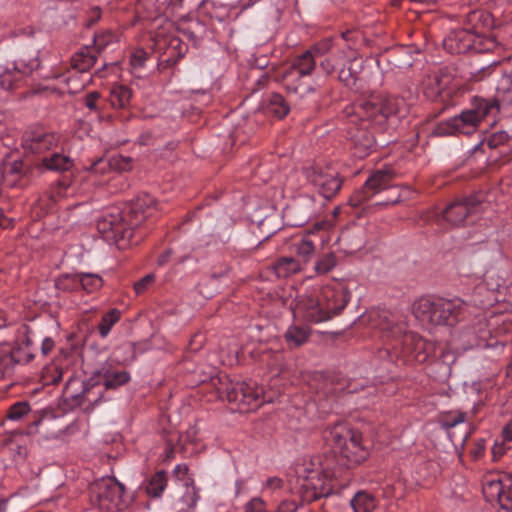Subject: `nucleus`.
<instances>
[{
	"label": "nucleus",
	"instance_id": "obj_1",
	"mask_svg": "<svg viewBox=\"0 0 512 512\" xmlns=\"http://www.w3.org/2000/svg\"><path fill=\"white\" fill-rule=\"evenodd\" d=\"M409 112V104L399 96L380 95L363 103L347 106L344 110L347 136L359 158L368 156L374 146L375 137L371 126L384 130L393 118H403Z\"/></svg>",
	"mask_w": 512,
	"mask_h": 512
},
{
	"label": "nucleus",
	"instance_id": "obj_2",
	"mask_svg": "<svg viewBox=\"0 0 512 512\" xmlns=\"http://www.w3.org/2000/svg\"><path fill=\"white\" fill-rule=\"evenodd\" d=\"M377 324L384 336L395 341L394 353L407 362L424 363L432 353V344L426 342L413 332L407 331L404 322H396L392 314L383 312Z\"/></svg>",
	"mask_w": 512,
	"mask_h": 512
},
{
	"label": "nucleus",
	"instance_id": "obj_3",
	"mask_svg": "<svg viewBox=\"0 0 512 512\" xmlns=\"http://www.w3.org/2000/svg\"><path fill=\"white\" fill-rule=\"evenodd\" d=\"M498 113L499 103L497 99L474 96L469 106L458 115L438 123L434 129V134L438 136L471 135L478 130L480 124L486 118H495Z\"/></svg>",
	"mask_w": 512,
	"mask_h": 512
},
{
	"label": "nucleus",
	"instance_id": "obj_4",
	"mask_svg": "<svg viewBox=\"0 0 512 512\" xmlns=\"http://www.w3.org/2000/svg\"><path fill=\"white\" fill-rule=\"evenodd\" d=\"M324 437L338 453L342 465H359L369 457V450L362 443V434L344 422L329 427Z\"/></svg>",
	"mask_w": 512,
	"mask_h": 512
},
{
	"label": "nucleus",
	"instance_id": "obj_5",
	"mask_svg": "<svg viewBox=\"0 0 512 512\" xmlns=\"http://www.w3.org/2000/svg\"><path fill=\"white\" fill-rule=\"evenodd\" d=\"M467 310L468 304L460 298H422L414 307L416 317L430 326H454L465 319Z\"/></svg>",
	"mask_w": 512,
	"mask_h": 512
},
{
	"label": "nucleus",
	"instance_id": "obj_6",
	"mask_svg": "<svg viewBox=\"0 0 512 512\" xmlns=\"http://www.w3.org/2000/svg\"><path fill=\"white\" fill-rule=\"evenodd\" d=\"M297 473L298 479L301 481V489L306 493L311 491V495H307V497L312 499L326 495L331 490L330 480L336 477L333 461L328 458L322 460L320 456L303 463L297 469Z\"/></svg>",
	"mask_w": 512,
	"mask_h": 512
},
{
	"label": "nucleus",
	"instance_id": "obj_7",
	"mask_svg": "<svg viewBox=\"0 0 512 512\" xmlns=\"http://www.w3.org/2000/svg\"><path fill=\"white\" fill-rule=\"evenodd\" d=\"M221 397L234 405V409L246 413L254 411L265 402H271V398L266 397L263 388L254 381H231L226 379L219 388Z\"/></svg>",
	"mask_w": 512,
	"mask_h": 512
},
{
	"label": "nucleus",
	"instance_id": "obj_8",
	"mask_svg": "<svg viewBox=\"0 0 512 512\" xmlns=\"http://www.w3.org/2000/svg\"><path fill=\"white\" fill-rule=\"evenodd\" d=\"M91 503L98 509L115 512L128 505L125 487L114 477H103L90 486Z\"/></svg>",
	"mask_w": 512,
	"mask_h": 512
},
{
	"label": "nucleus",
	"instance_id": "obj_9",
	"mask_svg": "<svg viewBox=\"0 0 512 512\" xmlns=\"http://www.w3.org/2000/svg\"><path fill=\"white\" fill-rule=\"evenodd\" d=\"M38 67L37 51L23 52L0 73V88L11 91L20 87L24 78Z\"/></svg>",
	"mask_w": 512,
	"mask_h": 512
},
{
	"label": "nucleus",
	"instance_id": "obj_10",
	"mask_svg": "<svg viewBox=\"0 0 512 512\" xmlns=\"http://www.w3.org/2000/svg\"><path fill=\"white\" fill-rule=\"evenodd\" d=\"M97 230L108 240L119 242L129 240L133 229L128 225L126 216L118 209L107 210L97 219Z\"/></svg>",
	"mask_w": 512,
	"mask_h": 512
},
{
	"label": "nucleus",
	"instance_id": "obj_11",
	"mask_svg": "<svg viewBox=\"0 0 512 512\" xmlns=\"http://www.w3.org/2000/svg\"><path fill=\"white\" fill-rule=\"evenodd\" d=\"M394 177V170L388 167L375 171L365 181L363 187L350 197L349 204L352 207H359L382 190L391 188Z\"/></svg>",
	"mask_w": 512,
	"mask_h": 512
},
{
	"label": "nucleus",
	"instance_id": "obj_12",
	"mask_svg": "<svg viewBox=\"0 0 512 512\" xmlns=\"http://www.w3.org/2000/svg\"><path fill=\"white\" fill-rule=\"evenodd\" d=\"M316 60L317 59L308 50L294 58L291 69L297 73L298 77L295 82L288 85L289 91L298 94L300 97H305L308 94L315 93L319 89L320 84L314 86L303 81L304 77L309 76L314 71Z\"/></svg>",
	"mask_w": 512,
	"mask_h": 512
},
{
	"label": "nucleus",
	"instance_id": "obj_13",
	"mask_svg": "<svg viewBox=\"0 0 512 512\" xmlns=\"http://www.w3.org/2000/svg\"><path fill=\"white\" fill-rule=\"evenodd\" d=\"M320 296L321 293L317 288L309 289L299 295L295 302V313L313 323L329 320V314L325 312L326 309Z\"/></svg>",
	"mask_w": 512,
	"mask_h": 512
},
{
	"label": "nucleus",
	"instance_id": "obj_14",
	"mask_svg": "<svg viewBox=\"0 0 512 512\" xmlns=\"http://www.w3.org/2000/svg\"><path fill=\"white\" fill-rule=\"evenodd\" d=\"M60 142V136L43 127H31L27 129L21 141V147L25 154H42L56 147Z\"/></svg>",
	"mask_w": 512,
	"mask_h": 512
},
{
	"label": "nucleus",
	"instance_id": "obj_15",
	"mask_svg": "<svg viewBox=\"0 0 512 512\" xmlns=\"http://www.w3.org/2000/svg\"><path fill=\"white\" fill-rule=\"evenodd\" d=\"M306 179L317 189L318 193L326 198L333 197L341 188L338 173L333 169H322L311 166L304 171Z\"/></svg>",
	"mask_w": 512,
	"mask_h": 512
},
{
	"label": "nucleus",
	"instance_id": "obj_16",
	"mask_svg": "<svg viewBox=\"0 0 512 512\" xmlns=\"http://www.w3.org/2000/svg\"><path fill=\"white\" fill-rule=\"evenodd\" d=\"M482 201V194H475L461 200H456L445 208L442 216L444 220L453 226L461 225L469 215L479 211Z\"/></svg>",
	"mask_w": 512,
	"mask_h": 512
},
{
	"label": "nucleus",
	"instance_id": "obj_17",
	"mask_svg": "<svg viewBox=\"0 0 512 512\" xmlns=\"http://www.w3.org/2000/svg\"><path fill=\"white\" fill-rule=\"evenodd\" d=\"M156 209L157 203L151 195L144 193L137 196L131 201L125 214L128 225L132 229L138 227L146 219L153 216Z\"/></svg>",
	"mask_w": 512,
	"mask_h": 512
},
{
	"label": "nucleus",
	"instance_id": "obj_18",
	"mask_svg": "<svg viewBox=\"0 0 512 512\" xmlns=\"http://www.w3.org/2000/svg\"><path fill=\"white\" fill-rule=\"evenodd\" d=\"M319 292L321 293L322 304L326 309L325 312L329 314V319L338 315L350 300L349 291L341 284L326 286L319 289Z\"/></svg>",
	"mask_w": 512,
	"mask_h": 512
},
{
	"label": "nucleus",
	"instance_id": "obj_19",
	"mask_svg": "<svg viewBox=\"0 0 512 512\" xmlns=\"http://www.w3.org/2000/svg\"><path fill=\"white\" fill-rule=\"evenodd\" d=\"M512 479L500 476H488L483 480L482 492L490 503H498L502 507V500L510 494Z\"/></svg>",
	"mask_w": 512,
	"mask_h": 512
},
{
	"label": "nucleus",
	"instance_id": "obj_20",
	"mask_svg": "<svg viewBox=\"0 0 512 512\" xmlns=\"http://www.w3.org/2000/svg\"><path fill=\"white\" fill-rule=\"evenodd\" d=\"M14 154L15 151L11 149L8 141L0 140V179L11 176L12 181H15L23 174V163L19 157L12 159Z\"/></svg>",
	"mask_w": 512,
	"mask_h": 512
},
{
	"label": "nucleus",
	"instance_id": "obj_21",
	"mask_svg": "<svg viewBox=\"0 0 512 512\" xmlns=\"http://www.w3.org/2000/svg\"><path fill=\"white\" fill-rule=\"evenodd\" d=\"M364 68V60L358 57L349 58L338 72V79L347 87L354 88Z\"/></svg>",
	"mask_w": 512,
	"mask_h": 512
},
{
	"label": "nucleus",
	"instance_id": "obj_22",
	"mask_svg": "<svg viewBox=\"0 0 512 512\" xmlns=\"http://www.w3.org/2000/svg\"><path fill=\"white\" fill-rule=\"evenodd\" d=\"M97 53L95 48L82 47L71 58V65L73 69L78 72L88 71L96 62Z\"/></svg>",
	"mask_w": 512,
	"mask_h": 512
},
{
	"label": "nucleus",
	"instance_id": "obj_23",
	"mask_svg": "<svg viewBox=\"0 0 512 512\" xmlns=\"http://www.w3.org/2000/svg\"><path fill=\"white\" fill-rule=\"evenodd\" d=\"M265 108L268 114L278 119L284 118L290 111V106L284 97L278 93H272L265 99Z\"/></svg>",
	"mask_w": 512,
	"mask_h": 512
},
{
	"label": "nucleus",
	"instance_id": "obj_24",
	"mask_svg": "<svg viewBox=\"0 0 512 512\" xmlns=\"http://www.w3.org/2000/svg\"><path fill=\"white\" fill-rule=\"evenodd\" d=\"M464 342H463V350L472 349V348H479V349H486V348H496L500 346L501 348L504 347L503 344L498 343L493 338H490L489 340L485 336H477L472 331H467L462 335Z\"/></svg>",
	"mask_w": 512,
	"mask_h": 512
},
{
	"label": "nucleus",
	"instance_id": "obj_25",
	"mask_svg": "<svg viewBox=\"0 0 512 512\" xmlns=\"http://www.w3.org/2000/svg\"><path fill=\"white\" fill-rule=\"evenodd\" d=\"M311 334L306 325H291L285 332L284 338L290 347H300L308 340Z\"/></svg>",
	"mask_w": 512,
	"mask_h": 512
},
{
	"label": "nucleus",
	"instance_id": "obj_26",
	"mask_svg": "<svg viewBox=\"0 0 512 512\" xmlns=\"http://www.w3.org/2000/svg\"><path fill=\"white\" fill-rule=\"evenodd\" d=\"M132 91L125 85H114L110 89L109 102L113 108L124 109L129 106Z\"/></svg>",
	"mask_w": 512,
	"mask_h": 512
},
{
	"label": "nucleus",
	"instance_id": "obj_27",
	"mask_svg": "<svg viewBox=\"0 0 512 512\" xmlns=\"http://www.w3.org/2000/svg\"><path fill=\"white\" fill-rule=\"evenodd\" d=\"M31 361V354L25 357L19 355V351L9 352V350L0 347V378L10 372L13 363H28Z\"/></svg>",
	"mask_w": 512,
	"mask_h": 512
},
{
	"label": "nucleus",
	"instance_id": "obj_28",
	"mask_svg": "<svg viewBox=\"0 0 512 512\" xmlns=\"http://www.w3.org/2000/svg\"><path fill=\"white\" fill-rule=\"evenodd\" d=\"M106 389H115L130 381V374L127 371H113L106 366L101 368Z\"/></svg>",
	"mask_w": 512,
	"mask_h": 512
},
{
	"label": "nucleus",
	"instance_id": "obj_29",
	"mask_svg": "<svg viewBox=\"0 0 512 512\" xmlns=\"http://www.w3.org/2000/svg\"><path fill=\"white\" fill-rule=\"evenodd\" d=\"M350 504L354 512H372L377 506V501L372 494L359 491L350 500Z\"/></svg>",
	"mask_w": 512,
	"mask_h": 512
},
{
	"label": "nucleus",
	"instance_id": "obj_30",
	"mask_svg": "<svg viewBox=\"0 0 512 512\" xmlns=\"http://www.w3.org/2000/svg\"><path fill=\"white\" fill-rule=\"evenodd\" d=\"M273 268L277 277L287 278L298 273L301 270V265L295 258L282 257L275 262Z\"/></svg>",
	"mask_w": 512,
	"mask_h": 512
},
{
	"label": "nucleus",
	"instance_id": "obj_31",
	"mask_svg": "<svg viewBox=\"0 0 512 512\" xmlns=\"http://www.w3.org/2000/svg\"><path fill=\"white\" fill-rule=\"evenodd\" d=\"M498 103H511L512 102V74L503 73L499 78L496 86V97Z\"/></svg>",
	"mask_w": 512,
	"mask_h": 512
},
{
	"label": "nucleus",
	"instance_id": "obj_32",
	"mask_svg": "<svg viewBox=\"0 0 512 512\" xmlns=\"http://www.w3.org/2000/svg\"><path fill=\"white\" fill-rule=\"evenodd\" d=\"M167 487V475L166 472L160 470L156 472L148 481L146 486V492L149 496L154 498L161 497L162 493Z\"/></svg>",
	"mask_w": 512,
	"mask_h": 512
},
{
	"label": "nucleus",
	"instance_id": "obj_33",
	"mask_svg": "<svg viewBox=\"0 0 512 512\" xmlns=\"http://www.w3.org/2000/svg\"><path fill=\"white\" fill-rule=\"evenodd\" d=\"M468 420V413L461 410H453L440 416L439 424L448 433L454 427Z\"/></svg>",
	"mask_w": 512,
	"mask_h": 512
},
{
	"label": "nucleus",
	"instance_id": "obj_34",
	"mask_svg": "<svg viewBox=\"0 0 512 512\" xmlns=\"http://www.w3.org/2000/svg\"><path fill=\"white\" fill-rule=\"evenodd\" d=\"M101 166L100 169H104L106 166L118 171H128L131 169V159L129 157H125L122 155L113 156L108 161L103 159H99L94 165L92 169L98 171V167Z\"/></svg>",
	"mask_w": 512,
	"mask_h": 512
},
{
	"label": "nucleus",
	"instance_id": "obj_35",
	"mask_svg": "<svg viewBox=\"0 0 512 512\" xmlns=\"http://www.w3.org/2000/svg\"><path fill=\"white\" fill-rule=\"evenodd\" d=\"M21 332L24 337L21 344H19L18 347L9 350V352L19 351V355L21 357H25L27 354H31V360H33L36 351V348L33 347L35 342L34 334L29 329V327L25 325L21 327Z\"/></svg>",
	"mask_w": 512,
	"mask_h": 512
},
{
	"label": "nucleus",
	"instance_id": "obj_36",
	"mask_svg": "<svg viewBox=\"0 0 512 512\" xmlns=\"http://www.w3.org/2000/svg\"><path fill=\"white\" fill-rule=\"evenodd\" d=\"M43 163L48 169L54 171H67L73 165L70 157L57 153L53 154L50 158H44Z\"/></svg>",
	"mask_w": 512,
	"mask_h": 512
},
{
	"label": "nucleus",
	"instance_id": "obj_37",
	"mask_svg": "<svg viewBox=\"0 0 512 512\" xmlns=\"http://www.w3.org/2000/svg\"><path fill=\"white\" fill-rule=\"evenodd\" d=\"M120 311L118 309H111L104 314L98 325V331L102 338H106L112 327L120 320Z\"/></svg>",
	"mask_w": 512,
	"mask_h": 512
},
{
	"label": "nucleus",
	"instance_id": "obj_38",
	"mask_svg": "<svg viewBox=\"0 0 512 512\" xmlns=\"http://www.w3.org/2000/svg\"><path fill=\"white\" fill-rule=\"evenodd\" d=\"M78 288L81 287L88 293L94 292L102 286V279L97 274L78 273Z\"/></svg>",
	"mask_w": 512,
	"mask_h": 512
},
{
	"label": "nucleus",
	"instance_id": "obj_39",
	"mask_svg": "<svg viewBox=\"0 0 512 512\" xmlns=\"http://www.w3.org/2000/svg\"><path fill=\"white\" fill-rule=\"evenodd\" d=\"M481 31L478 29L476 24H473L471 28L463 29L455 33L453 38L450 40L461 41L462 45L458 48V52H464L472 46L474 34H480Z\"/></svg>",
	"mask_w": 512,
	"mask_h": 512
},
{
	"label": "nucleus",
	"instance_id": "obj_40",
	"mask_svg": "<svg viewBox=\"0 0 512 512\" xmlns=\"http://www.w3.org/2000/svg\"><path fill=\"white\" fill-rule=\"evenodd\" d=\"M295 251L304 261H308L315 251V244L310 239V233L302 237L298 242L294 243Z\"/></svg>",
	"mask_w": 512,
	"mask_h": 512
},
{
	"label": "nucleus",
	"instance_id": "obj_41",
	"mask_svg": "<svg viewBox=\"0 0 512 512\" xmlns=\"http://www.w3.org/2000/svg\"><path fill=\"white\" fill-rule=\"evenodd\" d=\"M337 265V259L334 253H327L319 258L314 265V270L318 275H324L332 271Z\"/></svg>",
	"mask_w": 512,
	"mask_h": 512
},
{
	"label": "nucleus",
	"instance_id": "obj_42",
	"mask_svg": "<svg viewBox=\"0 0 512 512\" xmlns=\"http://www.w3.org/2000/svg\"><path fill=\"white\" fill-rule=\"evenodd\" d=\"M31 411L30 405L28 402L20 401L16 402L10 406L7 411V419L11 421H19L24 416L28 415Z\"/></svg>",
	"mask_w": 512,
	"mask_h": 512
},
{
	"label": "nucleus",
	"instance_id": "obj_43",
	"mask_svg": "<svg viewBox=\"0 0 512 512\" xmlns=\"http://www.w3.org/2000/svg\"><path fill=\"white\" fill-rule=\"evenodd\" d=\"M188 471H189V468H188V466L186 464H177L175 466L174 470H173V474L175 475V477L178 480L185 481V485L189 486V485H193L194 481L190 477L186 478V476L188 475ZM192 489H193V492H194L193 505H195L196 502L199 499V495H198V492H197L195 486H192Z\"/></svg>",
	"mask_w": 512,
	"mask_h": 512
},
{
	"label": "nucleus",
	"instance_id": "obj_44",
	"mask_svg": "<svg viewBox=\"0 0 512 512\" xmlns=\"http://www.w3.org/2000/svg\"><path fill=\"white\" fill-rule=\"evenodd\" d=\"M78 273L64 274L56 280V287L63 291H73L78 289Z\"/></svg>",
	"mask_w": 512,
	"mask_h": 512
},
{
	"label": "nucleus",
	"instance_id": "obj_45",
	"mask_svg": "<svg viewBox=\"0 0 512 512\" xmlns=\"http://www.w3.org/2000/svg\"><path fill=\"white\" fill-rule=\"evenodd\" d=\"M149 58V54L143 49L135 50L130 56V66L133 73L140 72Z\"/></svg>",
	"mask_w": 512,
	"mask_h": 512
},
{
	"label": "nucleus",
	"instance_id": "obj_46",
	"mask_svg": "<svg viewBox=\"0 0 512 512\" xmlns=\"http://www.w3.org/2000/svg\"><path fill=\"white\" fill-rule=\"evenodd\" d=\"M484 283L490 291H497L500 287H502L505 283L503 277H501L497 271L488 270L484 274Z\"/></svg>",
	"mask_w": 512,
	"mask_h": 512
},
{
	"label": "nucleus",
	"instance_id": "obj_47",
	"mask_svg": "<svg viewBox=\"0 0 512 512\" xmlns=\"http://www.w3.org/2000/svg\"><path fill=\"white\" fill-rule=\"evenodd\" d=\"M155 282L154 274H147L140 280L134 283V291L137 295L144 294L148 291Z\"/></svg>",
	"mask_w": 512,
	"mask_h": 512
},
{
	"label": "nucleus",
	"instance_id": "obj_48",
	"mask_svg": "<svg viewBox=\"0 0 512 512\" xmlns=\"http://www.w3.org/2000/svg\"><path fill=\"white\" fill-rule=\"evenodd\" d=\"M332 49V41L331 39H325L314 46H312L308 51L317 59L326 53H328Z\"/></svg>",
	"mask_w": 512,
	"mask_h": 512
},
{
	"label": "nucleus",
	"instance_id": "obj_49",
	"mask_svg": "<svg viewBox=\"0 0 512 512\" xmlns=\"http://www.w3.org/2000/svg\"><path fill=\"white\" fill-rule=\"evenodd\" d=\"M244 512H269L263 499L254 497L244 506Z\"/></svg>",
	"mask_w": 512,
	"mask_h": 512
},
{
	"label": "nucleus",
	"instance_id": "obj_50",
	"mask_svg": "<svg viewBox=\"0 0 512 512\" xmlns=\"http://www.w3.org/2000/svg\"><path fill=\"white\" fill-rule=\"evenodd\" d=\"M69 185L64 182H59L55 187L52 188L51 191V199L54 202L59 201L60 199L66 197L69 192Z\"/></svg>",
	"mask_w": 512,
	"mask_h": 512
},
{
	"label": "nucleus",
	"instance_id": "obj_51",
	"mask_svg": "<svg viewBox=\"0 0 512 512\" xmlns=\"http://www.w3.org/2000/svg\"><path fill=\"white\" fill-rule=\"evenodd\" d=\"M100 99V94L99 92L97 91H92L90 93H88L85 97H84V103H85V106L90 110V111H94V112H99L100 108H99V105H98V101Z\"/></svg>",
	"mask_w": 512,
	"mask_h": 512
},
{
	"label": "nucleus",
	"instance_id": "obj_52",
	"mask_svg": "<svg viewBox=\"0 0 512 512\" xmlns=\"http://www.w3.org/2000/svg\"><path fill=\"white\" fill-rule=\"evenodd\" d=\"M509 140V135L505 131H499L494 133L489 139H488V146L490 148H496L500 145H503Z\"/></svg>",
	"mask_w": 512,
	"mask_h": 512
},
{
	"label": "nucleus",
	"instance_id": "obj_53",
	"mask_svg": "<svg viewBox=\"0 0 512 512\" xmlns=\"http://www.w3.org/2000/svg\"><path fill=\"white\" fill-rule=\"evenodd\" d=\"M282 486H283L282 479H280L278 477H270L264 483L263 489L264 490L275 491V490H278V489L282 488Z\"/></svg>",
	"mask_w": 512,
	"mask_h": 512
},
{
	"label": "nucleus",
	"instance_id": "obj_54",
	"mask_svg": "<svg viewBox=\"0 0 512 512\" xmlns=\"http://www.w3.org/2000/svg\"><path fill=\"white\" fill-rule=\"evenodd\" d=\"M65 82L70 93H77L84 87V84L80 83L76 77H66Z\"/></svg>",
	"mask_w": 512,
	"mask_h": 512
},
{
	"label": "nucleus",
	"instance_id": "obj_55",
	"mask_svg": "<svg viewBox=\"0 0 512 512\" xmlns=\"http://www.w3.org/2000/svg\"><path fill=\"white\" fill-rule=\"evenodd\" d=\"M337 63L334 57H328L320 61V68L325 72L326 75H330L336 68Z\"/></svg>",
	"mask_w": 512,
	"mask_h": 512
},
{
	"label": "nucleus",
	"instance_id": "obj_56",
	"mask_svg": "<svg viewBox=\"0 0 512 512\" xmlns=\"http://www.w3.org/2000/svg\"><path fill=\"white\" fill-rule=\"evenodd\" d=\"M485 440L484 439H478L473 448L471 449V455L474 459L480 458L485 451Z\"/></svg>",
	"mask_w": 512,
	"mask_h": 512
},
{
	"label": "nucleus",
	"instance_id": "obj_57",
	"mask_svg": "<svg viewBox=\"0 0 512 512\" xmlns=\"http://www.w3.org/2000/svg\"><path fill=\"white\" fill-rule=\"evenodd\" d=\"M55 347V342L50 337H45L41 342V352L44 356L50 354Z\"/></svg>",
	"mask_w": 512,
	"mask_h": 512
},
{
	"label": "nucleus",
	"instance_id": "obj_58",
	"mask_svg": "<svg viewBox=\"0 0 512 512\" xmlns=\"http://www.w3.org/2000/svg\"><path fill=\"white\" fill-rule=\"evenodd\" d=\"M298 505L295 501L285 500L278 506L277 512H296Z\"/></svg>",
	"mask_w": 512,
	"mask_h": 512
},
{
	"label": "nucleus",
	"instance_id": "obj_59",
	"mask_svg": "<svg viewBox=\"0 0 512 512\" xmlns=\"http://www.w3.org/2000/svg\"><path fill=\"white\" fill-rule=\"evenodd\" d=\"M506 452V446L504 443L495 442L492 447V457L493 460L500 459Z\"/></svg>",
	"mask_w": 512,
	"mask_h": 512
},
{
	"label": "nucleus",
	"instance_id": "obj_60",
	"mask_svg": "<svg viewBox=\"0 0 512 512\" xmlns=\"http://www.w3.org/2000/svg\"><path fill=\"white\" fill-rule=\"evenodd\" d=\"M16 320V316L0 310V328H3Z\"/></svg>",
	"mask_w": 512,
	"mask_h": 512
},
{
	"label": "nucleus",
	"instance_id": "obj_61",
	"mask_svg": "<svg viewBox=\"0 0 512 512\" xmlns=\"http://www.w3.org/2000/svg\"><path fill=\"white\" fill-rule=\"evenodd\" d=\"M504 441H512V420H510L502 429Z\"/></svg>",
	"mask_w": 512,
	"mask_h": 512
},
{
	"label": "nucleus",
	"instance_id": "obj_62",
	"mask_svg": "<svg viewBox=\"0 0 512 512\" xmlns=\"http://www.w3.org/2000/svg\"><path fill=\"white\" fill-rule=\"evenodd\" d=\"M89 23L93 24L101 17V9L98 6L92 7L89 10Z\"/></svg>",
	"mask_w": 512,
	"mask_h": 512
},
{
	"label": "nucleus",
	"instance_id": "obj_63",
	"mask_svg": "<svg viewBox=\"0 0 512 512\" xmlns=\"http://www.w3.org/2000/svg\"><path fill=\"white\" fill-rule=\"evenodd\" d=\"M501 509L505 512H512V487H510V494L502 500Z\"/></svg>",
	"mask_w": 512,
	"mask_h": 512
},
{
	"label": "nucleus",
	"instance_id": "obj_64",
	"mask_svg": "<svg viewBox=\"0 0 512 512\" xmlns=\"http://www.w3.org/2000/svg\"><path fill=\"white\" fill-rule=\"evenodd\" d=\"M487 18L488 15H485L484 13L482 12H479V11H473L471 12L469 15H468V21L470 23H474L476 21H479L481 20L482 18Z\"/></svg>",
	"mask_w": 512,
	"mask_h": 512
}]
</instances>
